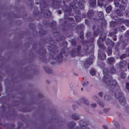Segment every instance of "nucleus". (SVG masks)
<instances>
[{"label": "nucleus", "mask_w": 129, "mask_h": 129, "mask_svg": "<svg viewBox=\"0 0 129 129\" xmlns=\"http://www.w3.org/2000/svg\"><path fill=\"white\" fill-rule=\"evenodd\" d=\"M104 76L102 78L103 82L106 84V87L109 89V92L113 93H114L115 98L118 99L120 104L124 106L126 104L125 98L121 92H120V87L117 84V81L112 79L113 77L110 74H114L116 72V69L113 65L111 67L109 72L107 68L104 69L103 70Z\"/></svg>", "instance_id": "nucleus-1"}, {"label": "nucleus", "mask_w": 129, "mask_h": 129, "mask_svg": "<svg viewBox=\"0 0 129 129\" xmlns=\"http://www.w3.org/2000/svg\"><path fill=\"white\" fill-rule=\"evenodd\" d=\"M50 45L48 47L50 53V59L51 60L50 63L54 64L56 62L59 64L63 60V54L67 56L68 51V49L66 47L68 45L67 42L64 41L63 42V44L65 46L62 49L59 54H58V48L56 45V43L54 40L52 38L49 39Z\"/></svg>", "instance_id": "nucleus-2"}, {"label": "nucleus", "mask_w": 129, "mask_h": 129, "mask_svg": "<svg viewBox=\"0 0 129 129\" xmlns=\"http://www.w3.org/2000/svg\"><path fill=\"white\" fill-rule=\"evenodd\" d=\"M48 0H41L39 3L38 2H36V4H40L41 12L40 13L38 11V8L36 7L35 9L33 14L39 18H41L42 17L49 18L51 15V12L50 10L46 9L48 6Z\"/></svg>", "instance_id": "nucleus-3"}, {"label": "nucleus", "mask_w": 129, "mask_h": 129, "mask_svg": "<svg viewBox=\"0 0 129 129\" xmlns=\"http://www.w3.org/2000/svg\"><path fill=\"white\" fill-rule=\"evenodd\" d=\"M77 0H74L73 2L71 3H70L68 7L67 6H66V9L65 10V12L67 13H67H65L64 16V19L65 20H68L71 21H74V19L73 17H68L69 16H72L74 15L73 14H70V13L72 11V9H73V11L75 13L78 14H79L81 13V11L80 8H78L76 6L77 3Z\"/></svg>", "instance_id": "nucleus-4"}, {"label": "nucleus", "mask_w": 129, "mask_h": 129, "mask_svg": "<svg viewBox=\"0 0 129 129\" xmlns=\"http://www.w3.org/2000/svg\"><path fill=\"white\" fill-rule=\"evenodd\" d=\"M103 28L100 26H98L97 29L93 31V37H92V32L88 31L86 33L85 36L87 39L86 42L88 43H93L94 41V38L98 36L99 34L103 31Z\"/></svg>", "instance_id": "nucleus-5"}, {"label": "nucleus", "mask_w": 129, "mask_h": 129, "mask_svg": "<svg viewBox=\"0 0 129 129\" xmlns=\"http://www.w3.org/2000/svg\"><path fill=\"white\" fill-rule=\"evenodd\" d=\"M43 22L45 27L47 26L48 25L53 29L52 32L54 36H58L60 35V31H57V30H58V29L57 28L55 27L56 25V21H53L50 23H48L47 21L44 20Z\"/></svg>", "instance_id": "nucleus-6"}, {"label": "nucleus", "mask_w": 129, "mask_h": 129, "mask_svg": "<svg viewBox=\"0 0 129 129\" xmlns=\"http://www.w3.org/2000/svg\"><path fill=\"white\" fill-rule=\"evenodd\" d=\"M82 47L81 45H78L76 49H72L70 53L71 56L73 57L77 56H81V51Z\"/></svg>", "instance_id": "nucleus-7"}, {"label": "nucleus", "mask_w": 129, "mask_h": 129, "mask_svg": "<svg viewBox=\"0 0 129 129\" xmlns=\"http://www.w3.org/2000/svg\"><path fill=\"white\" fill-rule=\"evenodd\" d=\"M98 16L99 18V19L102 20L101 26L103 28V27L106 28L107 25V22L104 19V15L103 12H99L98 14Z\"/></svg>", "instance_id": "nucleus-8"}, {"label": "nucleus", "mask_w": 129, "mask_h": 129, "mask_svg": "<svg viewBox=\"0 0 129 129\" xmlns=\"http://www.w3.org/2000/svg\"><path fill=\"white\" fill-rule=\"evenodd\" d=\"M68 28L72 30H74L78 29H83L84 26L83 24H80L79 25H77L75 23H72L71 24H69L68 25Z\"/></svg>", "instance_id": "nucleus-9"}, {"label": "nucleus", "mask_w": 129, "mask_h": 129, "mask_svg": "<svg viewBox=\"0 0 129 129\" xmlns=\"http://www.w3.org/2000/svg\"><path fill=\"white\" fill-rule=\"evenodd\" d=\"M127 65V63L126 61L124 60H120L116 64V66L118 69L120 70L123 69H125V67Z\"/></svg>", "instance_id": "nucleus-10"}, {"label": "nucleus", "mask_w": 129, "mask_h": 129, "mask_svg": "<svg viewBox=\"0 0 129 129\" xmlns=\"http://www.w3.org/2000/svg\"><path fill=\"white\" fill-rule=\"evenodd\" d=\"M60 0H52V7L55 9L59 8L60 6Z\"/></svg>", "instance_id": "nucleus-11"}, {"label": "nucleus", "mask_w": 129, "mask_h": 129, "mask_svg": "<svg viewBox=\"0 0 129 129\" xmlns=\"http://www.w3.org/2000/svg\"><path fill=\"white\" fill-rule=\"evenodd\" d=\"M93 57V56L91 55L86 59L85 62L84 63V65L85 68H88L92 64Z\"/></svg>", "instance_id": "nucleus-12"}, {"label": "nucleus", "mask_w": 129, "mask_h": 129, "mask_svg": "<svg viewBox=\"0 0 129 129\" xmlns=\"http://www.w3.org/2000/svg\"><path fill=\"white\" fill-rule=\"evenodd\" d=\"M98 58L100 60H105L106 58V55L104 51H101L100 49L99 50Z\"/></svg>", "instance_id": "nucleus-13"}, {"label": "nucleus", "mask_w": 129, "mask_h": 129, "mask_svg": "<svg viewBox=\"0 0 129 129\" xmlns=\"http://www.w3.org/2000/svg\"><path fill=\"white\" fill-rule=\"evenodd\" d=\"M97 43L98 46L100 48L99 50H101V51H104V50L106 48V47L104 44L102 43L101 41H99V40H98Z\"/></svg>", "instance_id": "nucleus-14"}, {"label": "nucleus", "mask_w": 129, "mask_h": 129, "mask_svg": "<svg viewBox=\"0 0 129 129\" xmlns=\"http://www.w3.org/2000/svg\"><path fill=\"white\" fill-rule=\"evenodd\" d=\"M39 53L40 55L43 56V57L46 58L45 55L46 53V50L44 47L40 49Z\"/></svg>", "instance_id": "nucleus-15"}, {"label": "nucleus", "mask_w": 129, "mask_h": 129, "mask_svg": "<svg viewBox=\"0 0 129 129\" xmlns=\"http://www.w3.org/2000/svg\"><path fill=\"white\" fill-rule=\"evenodd\" d=\"M107 33H102L100 35L99 39L98 40H99L101 41H103L105 40L106 39Z\"/></svg>", "instance_id": "nucleus-16"}, {"label": "nucleus", "mask_w": 129, "mask_h": 129, "mask_svg": "<svg viewBox=\"0 0 129 129\" xmlns=\"http://www.w3.org/2000/svg\"><path fill=\"white\" fill-rule=\"evenodd\" d=\"M107 62L108 63L113 65L115 61L114 58L112 57L108 58L106 60Z\"/></svg>", "instance_id": "nucleus-17"}, {"label": "nucleus", "mask_w": 129, "mask_h": 129, "mask_svg": "<svg viewBox=\"0 0 129 129\" xmlns=\"http://www.w3.org/2000/svg\"><path fill=\"white\" fill-rule=\"evenodd\" d=\"M106 43L107 45H110L112 47H113L115 43L111 40L107 38L106 40Z\"/></svg>", "instance_id": "nucleus-18"}, {"label": "nucleus", "mask_w": 129, "mask_h": 129, "mask_svg": "<svg viewBox=\"0 0 129 129\" xmlns=\"http://www.w3.org/2000/svg\"><path fill=\"white\" fill-rule=\"evenodd\" d=\"M85 3V1L84 0H79V2L77 3V4L79 7L81 9H84V6L83 3Z\"/></svg>", "instance_id": "nucleus-19"}, {"label": "nucleus", "mask_w": 129, "mask_h": 129, "mask_svg": "<svg viewBox=\"0 0 129 129\" xmlns=\"http://www.w3.org/2000/svg\"><path fill=\"white\" fill-rule=\"evenodd\" d=\"M93 99L96 101L99 104L100 106L102 108H103L104 107V104L103 103L100 101L98 100H99L98 97L96 96H94L93 97Z\"/></svg>", "instance_id": "nucleus-20"}, {"label": "nucleus", "mask_w": 129, "mask_h": 129, "mask_svg": "<svg viewBox=\"0 0 129 129\" xmlns=\"http://www.w3.org/2000/svg\"><path fill=\"white\" fill-rule=\"evenodd\" d=\"M89 4L90 7L93 8L95 7L96 5V0H89Z\"/></svg>", "instance_id": "nucleus-21"}, {"label": "nucleus", "mask_w": 129, "mask_h": 129, "mask_svg": "<svg viewBox=\"0 0 129 129\" xmlns=\"http://www.w3.org/2000/svg\"><path fill=\"white\" fill-rule=\"evenodd\" d=\"M94 14V11L93 10H89L87 13V17L89 19H91L93 16Z\"/></svg>", "instance_id": "nucleus-22"}, {"label": "nucleus", "mask_w": 129, "mask_h": 129, "mask_svg": "<svg viewBox=\"0 0 129 129\" xmlns=\"http://www.w3.org/2000/svg\"><path fill=\"white\" fill-rule=\"evenodd\" d=\"M89 46L87 45H86L84 46L83 50L84 53L88 54L89 53Z\"/></svg>", "instance_id": "nucleus-23"}, {"label": "nucleus", "mask_w": 129, "mask_h": 129, "mask_svg": "<svg viewBox=\"0 0 129 129\" xmlns=\"http://www.w3.org/2000/svg\"><path fill=\"white\" fill-rule=\"evenodd\" d=\"M128 42L129 40L128 39H126L122 41L121 42V46L124 48L128 44Z\"/></svg>", "instance_id": "nucleus-24"}, {"label": "nucleus", "mask_w": 129, "mask_h": 129, "mask_svg": "<svg viewBox=\"0 0 129 129\" xmlns=\"http://www.w3.org/2000/svg\"><path fill=\"white\" fill-rule=\"evenodd\" d=\"M129 56V47L127 48V50L126 52V54H123L120 57V58L121 59H122L125 58L126 56Z\"/></svg>", "instance_id": "nucleus-25"}, {"label": "nucleus", "mask_w": 129, "mask_h": 129, "mask_svg": "<svg viewBox=\"0 0 129 129\" xmlns=\"http://www.w3.org/2000/svg\"><path fill=\"white\" fill-rule=\"evenodd\" d=\"M80 124L81 128L77 126L75 129H86V127L88 125V124L86 123H85V124L82 125L81 124V122L80 123ZM88 129H90V128H88Z\"/></svg>", "instance_id": "nucleus-26"}, {"label": "nucleus", "mask_w": 129, "mask_h": 129, "mask_svg": "<svg viewBox=\"0 0 129 129\" xmlns=\"http://www.w3.org/2000/svg\"><path fill=\"white\" fill-rule=\"evenodd\" d=\"M118 23L115 21H112L110 22V26L111 28H114L118 25Z\"/></svg>", "instance_id": "nucleus-27"}, {"label": "nucleus", "mask_w": 129, "mask_h": 129, "mask_svg": "<svg viewBox=\"0 0 129 129\" xmlns=\"http://www.w3.org/2000/svg\"><path fill=\"white\" fill-rule=\"evenodd\" d=\"M80 100L81 103H84L85 104L87 105H88L89 104V102L88 101V100L85 99L84 98H82Z\"/></svg>", "instance_id": "nucleus-28"}, {"label": "nucleus", "mask_w": 129, "mask_h": 129, "mask_svg": "<svg viewBox=\"0 0 129 129\" xmlns=\"http://www.w3.org/2000/svg\"><path fill=\"white\" fill-rule=\"evenodd\" d=\"M76 125V123L72 121L70 122L68 125V127L71 129H72Z\"/></svg>", "instance_id": "nucleus-29"}, {"label": "nucleus", "mask_w": 129, "mask_h": 129, "mask_svg": "<svg viewBox=\"0 0 129 129\" xmlns=\"http://www.w3.org/2000/svg\"><path fill=\"white\" fill-rule=\"evenodd\" d=\"M44 71L47 73L49 74H51L52 72V70L50 69L45 66L44 67Z\"/></svg>", "instance_id": "nucleus-30"}, {"label": "nucleus", "mask_w": 129, "mask_h": 129, "mask_svg": "<svg viewBox=\"0 0 129 129\" xmlns=\"http://www.w3.org/2000/svg\"><path fill=\"white\" fill-rule=\"evenodd\" d=\"M112 48L111 47H108L107 49V53L108 54V55L110 56L112 55Z\"/></svg>", "instance_id": "nucleus-31"}, {"label": "nucleus", "mask_w": 129, "mask_h": 129, "mask_svg": "<svg viewBox=\"0 0 129 129\" xmlns=\"http://www.w3.org/2000/svg\"><path fill=\"white\" fill-rule=\"evenodd\" d=\"M71 44L73 46H76L77 45V41L75 39H72L70 40Z\"/></svg>", "instance_id": "nucleus-32"}, {"label": "nucleus", "mask_w": 129, "mask_h": 129, "mask_svg": "<svg viewBox=\"0 0 129 129\" xmlns=\"http://www.w3.org/2000/svg\"><path fill=\"white\" fill-rule=\"evenodd\" d=\"M72 118L73 119L75 120H78L79 119V116H78L76 114H73L72 116Z\"/></svg>", "instance_id": "nucleus-33"}, {"label": "nucleus", "mask_w": 129, "mask_h": 129, "mask_svg": "<svg viewBox=\"0 0 129 129\" xmlns=\"http://www.w3.org/2000/svg\"><path fill=\"white\" fill-rule=\"evenodd\" d=\"M105 0H98V5L101 6H103V2Z\"/></svg>", "instance_id": "nucleus-34"}, {"label": "nucleus", "mask_w": 129, "mask_h": 129, "mask_svg": "<svg viewBox=\"0 0 129 129\" xmlns=\"http://www.w3.org/2000/svg\"><path fill=\"white\" fill-rule=\"evenodd\" d=\"M75 19L76 21L78 22H79L81 21V18L80 16L78 15H75L74 16Z\"/></svg>", "instance_id": "nucleus-35"}, {"label": "nucleus", "mask_w": 129, "mask_h": 129, "mask_svg": "<svg viewBox=\"0 0 129 129\" xmlns=\"http://www.w3.org/2000/svg\"><path fill=\"white\" fill-rule=\"evenodd\" d=\"M29 25V27L31 29H34L36 28V25L34 24L30 23Z\"/></svg>", "instance_id": "nucleus-36"}, {"label": "nucleus", "mask_w": 129, "mask_h": 129, "mask_svg": "<svg viewBox=\"0 0 129 129\" xmlns=\"http://www.w3.org/2000/svg\"><path fill=\"white\" fill-rule=\"evenodd\" d=\"M113 122L114 125L117 128L119 129L120 127V126L118 123L115 121H113Z\"/></svg>", "instance_id": "nucleus-37"}, {"label": "nucleus", "mask_w": 129, "mask_h": 129, "mask_svg": "<svg viewBox=\"0 0 129 129\" xmlns=\"http://www.w3.org/2000/svg\"><path fill=\"white\" fill-rule=\"evenodd\" d=\"M112 7L111 6H108L106 9V10L108 13H109L112 9Z\"/></svg>", "instance_id": "nucleus-38"}, {"label": "nucleus", "mask_w": 129, "mask_h": 129, "mask_svg": "<svg viewBox=\"0 0 129 129\" xmlns=\"http://www.w3.org/2000/svg\"><path fill=\"white\" fill-rule=\"evenodd\" d=\"M118 0H115L114 1V5L116 7H118L120 6L119 1Z\"/></svg>", "instance_id": "nucleus-39"}, {"label": "nucleus", "mask_w": 129, "mask_h": 129, "mask_svg": "<svg viewBox=\"0 0 129 129\" xmlns=\"http://www.w3.org/2000/svg\"><path fill=\"white\" fill-rule=\"evenodd\" d=\"M119 42H117V43L116 46L115 47V50L116 51H117L118 52H119V49L118 47V46H119Z\"/></svg>", "instance_id": "nucleus-40"}, {"label": "nucleus", "mask_w": 129, "mask_h": 129, "mask_svg": "<svg viewBox=\"0 0 129 129\" xmlns=\"http://www.w3.org/2000/svg\"><path fill=\"white\" fill-rule=\"evenodd\" d=\"M80 38L81 40H83L84 39V33L83 31H81L80 33Z\"/></svg>", "instance_id": "nucleus-41"}, {"label": "nucleus", "mask_w": 129, "mask_h": 129, "mask_svg": "<svg viewBox=\"0 0 129 129\" xmlns=\"http://www.w3.org/2000/svg\"><path fill=\"white\" fill-rule=\"evenodd\" d=\"M128 27L129 26V19H125L124 20V23Z\"/></svg>", "instance_id": "nucleus-42"}, {"label": "nucleus", "mask_w": 129, "mask_h": 129, "mask_svg": "<svg viewBox=\"0 0 129 129\" xmlns=\"http://www.w3.org/2000/svg\"><path fill=\"white\" fill-rule=\"evenodd\" d=\"M126 76V74L124 72H122L120 74L121 77L122 79H124Z\"/></svg>", "instance_id": "nucleus-43"}, {"label": "nucleus", "mask_w": 129, "mask_h": 129, "mask_svg": "<svg viewBox=\"0 0 129 129\" xmlns=\"http://www.w3.org/2000/svg\"><path fill=\"white\" fill-rule=\"evenodd\" d=\"M90 74L92 76H95L96 74L95 71L93 70H91L90 71Z\"/></svg>", "instance_id": "nucleus-44"}, {"label": "nucleus", "mask_w": 129, "mask_h": 129, "mask_svg": "<svg viewBox=\"0 0 129 129\" xmlns=\"http://www.w3.org/2000/svg\"><path fill=\"white\" fill-rule=\"evenodd\" d=\"M124 109L126 111L127 113H129V107L128 105L124 107Z\"/></svg>", "instance_id": "nucleus-45"}, {"label": "nucleus", "mask_w": 129, "mask_h": 129, "mask_svg": "<svg viewBox=\"0 0 129 129\" xmlns=\"http://www.w3.org/2000/svg\"><path fill=\"white\" fill-rule=\"evenodd\" d=\"M125 19H124L123 18H120L118 19V22L120 23H124V20Z\"/></svg>", "instance_id": "nucleus-46"}, {"label": "nucleus", "mask_w": 129, "mask_h": 129, "mask_svg": "<svg viewBox=\"0 0 129 129\" xmlns=\"http://www.w3.org/2000/svg\"><path fill=\"white\" fill-rule=\"evenodd\" d=\"M125 35L126 37L129 38V30H127L125 34Z\"/></svg>", "instance_id": "nucleus-47"}, {"label": "nucleus", "mask_w": 129, "mask_h": 129, "mask_svg": "<svg viewBox=\"0 0 129 129\" xmlns=\"http://www.w3.org/2000/svg\"><path fill=\"white\" fill-rule=\"evenodd\" d=\"M104 99L107 100H109L110 99V97L109 95H106L104 96Z\"/></svg>", "instance_id": "nucleus-48"}, {"label": "nucleus", "mask_w": 129, "mask_h": 129, "mask_svg": "<svg viewBox=\"0 0 129 129\" xmlns=\"http://www.w3.org/2000/svg\"><path fill=\"white\" fill-rule=\"evenodd\" d=\"M110 110V108H106L104 109L103 111L105 113H107Z\"/></svg>", "instance_id": "nucleus-49"}, {"label": "nucleus", "mask_w": 129, "mask_h": 129, "mask_svg": "<svg viewBox=\"0 0 129 129\" xmlns=\"http://www.w3.org/2000/svg\"><path fill=\"white\" fill-rule=\"evenodd\" d=\"M115 34L113 32H110L108 34V36L111 37L114 35Z\"/></svg>", "instance_id": "nucleus-50"}, {"label": "nucleus", "mask_w": 129, "mask_h": 129, "mask_svg": "<svg viewBox=\"0 0 129 129\" xmlns=\"http://www.w3.org/2000/svg\"><path fill=\"white\" fill-rule=\"evenodd\" d=\"M88 83L89 82H83L82 83V85L83 86H84L85 85L87 86V85Z\"/></svg>", "instance_id": "nucleus-51"}, {"label": "nucleus", "mask_w": 129, "mask_h": 129, "mask_svg": "<svg viewBox=\"0 0 129 129\" xmlns=\"http://www.w3.org/2000/svg\"><path fill=\"white\" fill-rule=\"evenodd\" d=\"M40 33H42V35H45L47 33V32L46 31L42 30V32L40 31Z\"/></svg>", "instance_id": "nucleus-52"}, {"label": "nucleus", "mask_w": 129, "mask_h": 129, "mask_svg": "<svg viewBox=\"0 0 129 129\" xmlns=\"http://www.w3.org/2000/svg\"><path fill=\"white\" fill-rule=\"evenodd\" d=\"M118 32V29L117 28H115L114 29V31L113 32L115 34H117Z\"/></svg>", "instance_id": "nucleus-53"}, {"label": "nucleus", "mask_w": 129, "mask_h": 129, "mask_svg": "<svg viewBox=\"0 0 129 129\" xmlns=\"http://www.w3.org/2000/svg\"><path fill=\"white\" fill-rule=\"evenodd\" d=\"M85 23L86 24L88 25L89 24V22L87 19H86L85 20Z\"/></svg>", "instance_id": "nucleus-54"}, {"label": "nucleus", "mask_w": 129, "mask_h": 129, "mask_svg": "<svg viewBox=\"0 0 129 129\" xmlns=\"http://www.w3.org/2000/svg\"><path fill=\"white\" fill-rule=\"evenodd\" d=\"M91 106L93 108L95 107H96V104H92L91 105Z\"/></svg>", "instance_id": "nucleus-55"}, {"label": "nucleus", "mask_w": 129, "mask_h": 129, "mask_svg": "<svg viewBox=\"0 0 129 129\" xmlns=\"http://www.w3.org/2000/svg\"><path fill=\"white\" fill-rule=\"evenodd\" d=\"M113 40L114 41H116L117 40V37L116 35H114V37L113 38Z\"/></svg>", "instance_id": "nucleus-56"}, {"label": "nucleus", "mask_w": 129, "mask_h": 129, "mask_svg": "<svg viewBox=\"0 0 129 129\" xmlns=\"http://www.w3.org/2000/svg\"><path fill=\"white\" fill-rule=\"evenodd\" d=\"M65 39V37H60L59 39V40H64Z\"/></svg>", "instance_id": "nucleus-57"}, {"label": "nucleus", "mask_w": 129, "mask_h": 129, "mask_svg": "<svg viewBox=\"0 0 129 129\" xmlns=\"http://www.w3.org/2000/svg\"><path fill=\"white\" fill-rule=\"evenodd\" d=\"M103 127L104 129H108L107 126L105 125H103Z\"/></svg>", "instance_id": "nucleus-58"}, {"label": "nucleus", "mask_w": 129, "mask_h": 129, "mask_svg": "<svg viewBox=\"0 0 129 129\" xmlns=\"http://www.w3.org/2000/svg\"><path fill=\"white\" fill-rule=\"evenodd\" d=\"M99 94L100 96L102 97L103 96V93L102 92H100L99 93Z\"/></svg>", "instance_id": "nucleus-59"}, {"label": "nucleus", "mask_w": 129, "mask_h": 129, "mask_svg": "<svg viewBox=\"0 0 129 129\" xmlns=\"http://www.w3.org/2000/svg\"><path fill=\"white\" fill-rule=\"evenodd\" d=\"M70 0H63V3L64 4L66 2H69Z\"/></svg>", "instance_id": "nucleus-60"}, {"label": "nucleus", "mask_w": 129, "mask_h": 129, "mask_svg": "<svg viewBox=\"0 0 129 129\" xmlns=\"http://www.w3.org/2000/svg\"><path fill=\"white\" fill-rule=\"evenodd\" d=\"M73 107L75 109V108H76L77 107V106L76 105H73Z\"/></svg>", "instance_id": "nucleus-61"}, {"label": "nucleus", "mask_w": 129, "mask_h": 129, "mask_svg": "<svg viewBox=\"0 0 129 129\" xmlns=\"http://www.w3.org/2000/svg\"><path fill=\"white\" fill-rule=\"evenodd\" d=\"M22 125V124H21L20 126H18L17 127V129H20V128L21 127Z\"/></svg>", "instance_id": "nucleus-62"}, {"label": "nucleus", "mask_w": 129, "mask_h": 129, "mask_svg": "<svg viewBox=\"0 0 129 129\" xmlns=\"http://www.w3.org/2000/svg\"><path fill=\"white\" fill-rule=\"evenodd\" d=\"M95 27H96V26L95 24H94L93 25L92 28H93V30H94L95 29Z\"/></svg>", "instance_id": "nucleus-63"}, {"label": "nucleus", "mask_w": 129, "mask_h": 129, "mask_svg": "<svg viewBox=\"0 0 129 129\" xmlns=\"http://www.w3.org/2000/svg\"><path fill=\"white\" fill-rule=\"evenodd\" d=\"M86 15L85 14H83L82 15V17H83L85 18L86 17Z\"/></svg>", "instance_id": "nucleus-64"}]
</instances>
